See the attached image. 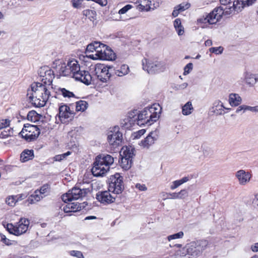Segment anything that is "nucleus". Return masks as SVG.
<instances>
[{
    "label": "nucleus",
    "mask_w": 258,
    "mask_h": 258,
    "mask_svg": "<svg viewBox=\"0 0 258 258\" xmlns=\"http://www.w3.org/2000/svg\"><path fill=\"white\" fill-rule=\"evenodd\" d=\"M135 151L134 148L132 147H126L123 151L122 155H120L123 158L130 159V160L132 161L133 158L135 156Z\"/></svg>",
    "instance_id": "27"
},
{
    "label": "nucleus",
    "mask_w": 258,
    "mask_h": 258,
    "mask_svg": "<svg viewBox=\"0 0 258 258\" xmlns=\"http://www.w3.org/2000/svg\"><path fill=\"white\" fill-rule=\"evenodd\" d=\"M159 137V131L157 130L150 132L147 137L141 141L140 145L144 148H148L153 145Z\"/></svg>",
    "instance_id": "17"
},
{
    "label": "nucleus",
    "mask_w": 258,
    "mask_h": 258,
    "mask_svg": "<svg viewBox=\"0 0 258 258\" xmlns=\"http://www.w3.org/2000/svg\"><path fill=\"white\" fill-rule=\"evenodd\" d=\"M15 196L17 200V202L21 201L26 198V196L24 194H20Z\"/></svg>",
    "instance_id": "58"
},
{
    "label": "nucleus",
    "mask_w": 258,
    "mask_h": 258,
    "mask_svg": "<svg viewBox=\"0 0 258 258\" xmlns=\"http://www.w3.org/2000/svg\"><path fill=\"white\" fill-rule=\"evenodd\" d=\"M235 112L236 113H241L242 114L244 113V105H240L236 109Z\"/></svg>",
    "instance_id": "57"
},
{
    "label": "nucleus",
    "mask_w": 258,
    "mask_h": 258,
    "mask_svg": "<svg viewBox=\"0 0 258 258\" xmlns=\"http://www.w3.org/2000/svg\"><path fill=\"white\" fill-rule=\"evenodd\" d=\"M108 190L98 191L96 195V199L101 203L106 205L111 204L115 202L117 195H114Z\"/></svg>",
    "instance_id": "12"
},
{
    "label": "nucleus",
    "mask_w": 258,
    "mask_h": 258,
    "mask_svg": "<svg viewBox=\"0 0 258 258\" xmlns=\"http://www.w3.org/2000/svg\"><path fill=\"white\" fill-rule=\"evenodd\" d=\"M122 140V134L119 131L118 126L111 128L107 134V141L113 148H116L120 144Z\"/></svg>",
    "instance_id": "11"
},
{
    "label": "nucleus",
    "mask_w": 258,
    "mask_h": 258,
    "mask_svg": "<svg viewBox=\"0 0 258 258\" xmlns=\"http://www.w3.org/2000/svg\"><path fill=\"white\" fill-rule=\"evenodd\" d=\"M150 1H151L150 4H149V6H151V11L154 10L159 7L162 3L161 0H150Z\"/></svg>",
    "instance_id": "41"
},
{
    "label": "nucleus",
    "mask_w": 258,
    "mask_h": 258,
    "mask_svg": "<svg viewBox=\"0 0 258 258\" xmlns=\"http://www.w3.org/2000/svg\"><path fill=\"white\" fill-rule=\"evenodd\" d=\"M53 158H54V160L55 161H61V160H63L66 158H65L63 154H60V155H55Z\"/></svg>",
    "instance_id": "56"
},
{
    "label": "nucleus",
    "mask_w": 258,
    "mask_h": 258,
    "mask_svg": "<svg viewBox=\"0 0 258 258\" xmlns=\"http://www.w3.org/2000/svg\"><path fill=\"white\" fill-rule=\"evenodd\" d=\"M49 189V185L47 184H44L42 185L38 192L40 195H44V196H45V194H46Z\"/></svg>",
    "instance_id": "48"
},
{
    "label": "nucleus",
    "mask_w": 258,
    "mask_h": 258,
    "mask_svg": "<svg viewBox=\"0 0 258 258\" xmlns=\"http://www.w3.org/2000/svg\"><path fill=\"white\" fill-rule=\"evenodd\" d=\"M166 195L167 197L164 198V200L166 199H178L177 192L166 194Z\"/></svg>",
    "instance_id": "51"
},
{
    "label": "nucleus",
    "mask_w": 258,
    "mask_h": 258,
    "mask_svg": "<svg viewBox=\"0 0 258 258\" xmlns=\"http://www.w3.org/2000/svg\"><path fill=\"white\" fill-rule=\"evenodd\" d=\"M34 157V151L32 149H25L20 155V160L22 162H26L32 160Z\"/></svg>",
    "instance_id": "24"
},
{
    "label": "nucleus",
    "mask_w": 258,
    "mask_h": 258,
    "mask_svg": "<svg viewBox=\"0 0 258 258\" xmlns=\"http://www.w3.org/2000/svg\"><path fill=\"white\" fill-rule=\"evenodd\" d=\"M184 235V233L182 231H180L178 233L170 235L168 236L167 239L168 241H171L173 239L182 238Z\"/></svg>",
    "instance_id": "39"
},
{
    "label": "nucleus",
    "mask_w": 258,
    "mask_h": 258,
    "mask_svg": "<svg viewBox=\"0 0 258 258\" xmlns=\"http://www.w3.org/2000/svg\"><path fill=\"white\" fill-rule=\"evenodd\" d=\"M21 131H24L26 132H31V133H34V132L40 131V130L37 125L27 123L24 125L23 128Z\"/></svg>",
    "instance_id": "33"
},
{
    "label": "nucleus",
    "mask_w": 258,
    "mask_h": 258,
    "mask_svg": "<svg viewBox=\"0 0 258 258\" xmlns=\"http://www.w3.org/2000/svg\"><path fill=\"white\" fill-rule=\"evenodd\" d=\"M130 71L128 65L122 64L119 69H115L113 67V75H116L118 77H122L127 75Z\"/></svg>",
    "instance_id": "25"
},
{
    "label": "nucleus",
    "mask_w": 258,
    "mask_h": 258,
    "mask_svg": "<svg viewBox=\"0 0 258 258\" xmlns=\"http://www.w3.org/2000/svg\"><path fill=\"white\" fill-rule=\"evenodd\" d=\"M123 177L119 173L111 175L109 179L108 189L114 195H118L123 191Z\"/></svg>",
    "instance_id": "9"
},
{
    "label": "nucleus",
    "mask_w": 258,
    "mask_h": 258,
    "mask_svg": "<svg viewBox=\"0 0 258 258\" xmlns=\"http://www.w3.org/2000/svg\"><path fill=\"white\" fill-rule=\"evenodd\" d=\"M136 187L139 189L140 191H145L147 189L146 186L145 184H141L140 183H137L136 185Z\"/></svg>",
    "instance_id": "55"
},
{
    "label": "nucleus",
    "mask_w": 258,
    "mask_h": 258,
    "mask_svg": "<svg viewBox=\"0 0 258 258\" xmlns=\"http://www.w3.org/2000/svg\"><path fill=\"white\" fill-rule=\"evenodd\" d=\"M133 7L132 5L127 4L119 10L118 14L120 15L124 14Z\"/></svg>",
    "instance_id": "44"
},
{
    "label": "nucleus",
    "mask_w": 258,
    "mask_h": 258,
    "mask_svg": "<svg viewBox=\"0 0 258 258\" xmlns=\"http://www.w3.org/2000/svg\"><path fill=\"white\" fill-rule=\"evenodd\" d=\"M40 134V131L35 132L31 133V132L21 131L20 135L22 138L27 142H32L37 139Z\"/></svg>",
    "instance_id": "22"
},
{
    "label": "nucleus",
    "mask_w": 258,
    "mask_h": 258,
    "mask_svg": "<svg viewBox=\"0 0 258 258\" xmlns=\"http://www.w3.org/2000/svg\"><path fill=\"white\" fill-rule=\"evenodd\" d=\"M76 81H80L86 85L91 84L92 78L88 71L81 70L78 71L73 77Z\"/></svg>",
    "instance_id": "15"
},
{
    "label": "nucleus",
    "mask_w": 258,
    "mask_h": 258,
    "mask_svg": "<svg viewBox=\"0 0 258 258\" xmlns=\"http://www.w3.org/2000/svg\"><path fill=\"white\" fill-rule=\"evenodd\" d=\"M74 206H72V210L73 212H76L77 211H80L83 209L85 208L84 204H85V202L83 203H79L78 202L76 203H73Z\"/></svg>",
    "instance_id": "37"
},
{
    "label": "nucleus",
    "mask_w": 258,
    "mask_h": 258,
    "mask_svg": "<svg viewBox=\"0 0 258 258\" xmlns=\"http://www.w3.org/2000/svg\"><path fill=\"white\" fill-rule=\"evenodd\" d=\"M150 3V0H137L136 4L138 5L137 9L140 12H149L151 11Z\"/></svg>",
    "instance_id": "23"
},
{
    "label": "nucleus",
    "mask_w": 258,
    "mask_h": 258,
    "mask_svg": "<svg viewBox=\"0 0 258 258\" xmlns=\"http://www.w3.org/2000/svg\"><path fill=\"white\" fill-rule=\"evenodd\" d=\"M256 0H220L223 6L215 8L211 13L199 19L201 23H208L210 24H216L219 21L223 14L230 15L233 12L238 13L245 7L253 5Z\"/></svg>",
    "instance_id": "2"
},
{
    "label": "nucleus",
    "mask_w": 258,
    "mask_h": 258,
    "mask_svg": "<svg viewBox=\"0 0 258 258\" xmlns=\"http://www.w3.org/2000/svg\"><path fill=\"white\" fill-rule=\"evenodd\" d=\"M96 158L99 160L100 163L106 167H109L114 162V158L109 154H102L98 155Z\"/></svg>",
    "instance_id": "21"
},
{
    "label": "nucleus",
    "mask_w": 258,
    "mask_h": 258,
    "mask_svg": "<svg viewBox=\"0 0 258 258\" xmlns=\"http://www.w3.org/2000/svg\"><path fill=\"white\" fill-rule=\"evenodd\" d=\"M58 91L59 93L65 98H71L75 97V94L73 92H71L65 88H59L58 89Z\"/></svg>",
    "instance_id": "36"
},
{
    "label": "nucleus",
    "mask_w": 258,
    "mask_h": 258,
    "mask_svg": "<svg viewBox=\"0 0 258 258\" xmlns=\"http://www.w3.org/2000/svg\"><path fill=\"white\" fill-rule=\"evenodd\" d=\"M88 189H81L77 186L74 187L69 190L68 192L62 196V200L64 203L78 200L84 197L87 194Z\"/></svg>",
    "instance_id": "10"
},
{
    "label": "nucleus",
    "mask_w": 258,
    "mask_h": 258,
    "mask_svg": "<svg viewBox=\"0 0 258 258\" xmlns=\"http://www.w3.org/2000/svg\"><path fill=\"white\" fill-rule=\"evenodd\" d=\"M180 13L179 11L177 8H176V7L174 8V9L173 10L172 15L173 17H176L179 13Z\"/></svg>",
    "instance_id": "61"
},
{
    "label": "nucleus",
    "mask_w": 258,
    "mask_h": 258,
    "mask_svg": "<svg viewBox=\"0 0 258 258\" xmlns=\"http://www.w3.org/2000/svg\"><path fill=\"white\" fill-rule=\"evenodd\" d=\"M109 167L105 166L96 157L91 169L92 174L96 177L103 176L109 170Z\"/></svg>",
    "instance_id": "13"
},
{
    "label": "nucleus",
    "mask_w": 258,
    "mask_h": 258,
    "mask_svg": "<svg viewBox=\"0 0 258 258\" xmlns=\"http://www.w3.org/2000/svg\"><path fill=\"white\" fill-rule=\"evenodd\" d=\"M182 184L189 180V178L188 177H184L181 179H180Z\"/></svg>",
    "instance_id": "64"
},
{
    "label": "nucleus",
    "mask_w": 258,
    "mask_h": 258,
    "mask_svg": "<svg viewBox=\"0 0 258 258\" xmlns=\"http://www.w3.org/2000/svg\"><path fill=\"white\" fill-rule=\"evenodd\" d=\"M27 119L32 122H36L38 119V114L34 110L29 111L27 114Z\"/></svg>",
    "instance_id": "35"
},
{
    "label": "nucleus",
    "mask_w": 258,
    "mask_h": 258,
    "mask_svg": "<svg viewBox=\"0 0 258 258\" xmlns=\"http://www.w3.org/2000/svg\"><path fill=\"white\" fill-rule=\"evenodd\" d=\"M161 110V108L159 105L154 104L145 107L141 111L134 110L129 112L127 119L131 124L150 125L158 119Z\"/></svg>",
    "instance_id": "3"
},
{
    "label": "nucleus",
    "mask_w": 258,
    "mask_h": 258,
    "mask_svg": "<svg viewBox=\"0 0 258 258\" xmlns=\"http://www.w3.org/2000/svg\"><path fill=\"white\" fill-rule=\"evenodd\" d=\"M6 203L10 206L13 207L17 203L15 196H9L6 199Z\"/></svg>",
    "instance_id": "40"
},
{
    "label": "nucleus",
    "mask_w": 258,
    "mask_h": 258,
    "mask_svg": "<svg viewBox=\"0 0 258 258\" xmlns=\"http://www.w3.org/2000/svg\"><path fill=\"white\" fill-rule=\"evenodd\" d=\"M13 133V130L10 128L8 129L7 130H4L0 133V138L6 139L10 136H11Z\"/></svg>",
    "instance_id": "38"
},
{
    "label": "nucleus",
    "mask_w": 258,
    "mask_h": 258,
    "mask_svg": "<svg viewBox=\"0 0 258 258\" xmlns=\"http://www.w3.org/2000/svg\"><path fill=\"white\" fill-rule=\"evenodd\" d=\"M142 66L143 70L150 74L159 73L165 69V65L163 62L147 58L142 60Z\"/></svg>",
    "instance_id": "8"
},
{
    "label": "nucleus",
    "mask_w": 258,
    "mask_h": 258,
    "mask_svg": "<svg viewBox=\"0 0 258 258\" xmlns=\"http://www.w3.org/2000/svg\"><path fill=\"white\" fill-rule=\"evenodd\" d=\"M29 225V220L25 218H21L16 225L8 223L5 227L9 233L16 236H20L27 232Z\"/></svg>",
    "instance_id": "6"
},
{
    "label": "nucleus",
    "mask_w": 258,
    "mask_h": 258,
    "mask_svg": "<svg viewBox=\"0 0 258 258\" xmlns=\"http://www.w3.org/2000/svg\"><path fill=\"white\" fill-rule=\"evenodd\" d=\"M193 69V64L191 62L187 63L184 68L183 75L186 76Z\"/></svg>",
    "instance_id": "42"
},
{
    "label": "nucleus",
    "mask_w": 258,
    "mask_h": 258,
    "mask_svg": "<svg viewBox=\"0 0 258 258\" xmlns=\"http://www.w3.org/2000/svg\"><path fill=\"white\" fill-rule=\"evenodd\" d=\"M107 46L104 44L100 43L98 41H94L89 44L87 46L86 51L87 52H93L95 51L96 52H102L103 51L102 48L104 49L103 51L105 54H107V51H109V50L107 49Z\"/></svg>",
    "instance_id": "18"
},
{
    "label": "nucleus",
    "mask_w": 258,
    "mask_h": 258,
    "mask_svg": "<svg viewBox=\"0 0 258 258\" xmlns=\"http://www.w3.org/2000/svg\"><path fill=\"white\" fill-rule=\"evenodd\" d=\"M209 242L206 240L192 241L182 248L181 258H196L199 256L208 247Z\"/></svg>",
    "instance_id": "4"
},
{
    "label": "nucleus",
    "mask_w": 258,
    "mask_h": 258,
    "mask_svg": "<svg viewBox=\"0 0 258 258\" xmlns=\"http://www.w3.org/2000/svg\"><path fill=\"white\" fill-rule=\"evenodd\" d=\"M235 176L240 185H245L249 181L251 175L249 172L241 169L235 173Z\"/></svg>",
    "instance_id": "19"
},
{
    "label": "nucleus",
    "mask_w": 258,
    "mask_h": 258,
    "mask_svg": "<svg viewBox=\"0 0 258 258\" xmlns=\"http://www.w3.org/2000/svg\"><path fill=\"white\" fill-rule=\"evenodd\" d=\"M231 108L225 107L223 103L219 100L215 101L210 109V111L216 115H222L227 113L225 110H230Z\"/></svg>",
    "instance_id": "16"
},
{
    "label": "nucleus",
    "mask_w": 258,
    "mask_h": 258,
    "mask_svg": "<svg viewBox=\"0 0 258 258\" xmlns=\"http://www.w3.org/2000/svg\"><path fill=\"white\" fill-rule=\"evenodd\" d=\"M228 101L231 106H238L241 103L242 98L238 94L231 93L229 94Z\"/></svg>",
    "instance_id": "26"
},
{
    "label": "nucleus",
    "mask_w": 258,
    "mask_h": 258,
    "mask_svg": "<svg viewBox=\"0 0 258 258\" xmlns=\"http://www.w3.org/2000/svg\"><path fill=\"white\" fill-rule=\"evenodd\" d=\"M1 241L7 245H11L12 244V241L9 239L7 238L6 236L1 234Z\"/></svg>",
    "instance_id": "49"
},
{
    "label": "nucleus",
    "mask_w": 258,
    "mask_h": 258,
    "mask_svg": "<svg viewBox=\"0 0 258 258\" xmlns=\"http://www.w3.org/2000/svg\"><path fill=\"white\" fill-rule=\"evenodd\" d=\"M70 254L78 258H84V256L80 251L72 250L70 251Z\"/></svg>",
    "instance_id": "52"
},
{
    "label": "nucleus",
    "mask_w": 258,
    "mask_h": 258,
    "mask_svg": "<svg viewBox=\"0 0 258 258\" xmlns=\"http://www.w3.org/2000/svg\"><path fill=\"white\" fill-rule=\"evenodd\" d=\"M188 86V84L187 83H183L180 85H178V89L180 90L184 89L186 88Z\"/></svg>",
    "instance_id": "62"
},
{
    "label": "nucleus",
    "mask_w": 258,
    "mask_h": 258,
    "mask_svg": "<svg viewBox=\"0 0 258 258\" xmlns=\"http://www.w3.org/2000/svg\"><path fill=\"white\" fill-rule=\"evenodd\" d=\"M173 25L179 36L182 35L184 34V28L179 18H177L174 21Z\"/></svg>",
    "instance_id": "28"
},
{
    "label": "nucleus",
    "mask_w": 258,
    "mask_h": 258,
    "mask_svg": "<svg viewBox=\"0 0 258 258\" xmlns=\"http://www.w3.org/2000/svg\"><path fill=\"white\" fill-rule=\"evenodd\" d=\"M83 131V128L81 126L74 127L71 131L69 132L68 135L72 137H76L78 135H80Z\"/></svg>",
    "instance_id": "34"
},
{
    "label": "nucleus",
    "mask_w": 258,
    "mask_h": 258,
    "mask_svg": "<svg viewBox=\"0 0 258 258\" xmlns=\"http://www.w3.org/2000/svg\"><path fill=\"white\" fill-rule=\"evenodd\" d=\"M145 133V130H141L139 131L136 133V136H135V138H140V137H141L143 135H144Z\"/></svg>",
    "instance_id": "59"
},
{
    "label": "nucleus",
    "mask_w": 258,
    "mask_h": 258,
    "mask_svg": "<svg viewBox=\"0 0 258 258\" xmlns=\"http://www.w3.org/2000/svg\"><path fill=\"white\" fill-rule=\"evenodd\" d=\"M247 111H249L251 112H258V106H250L244 105V113Z\"/></svg>",
    "instance_id": "46"
},
{
    "label": "nucleus",
    "mask_w": 258,
    "mask_h": 258,
    "mask_svg": "<svg viewBox=\"0 0 258 258\" xmlns=\"http://www.w3.org/2000/svg\"><path fill=\"white\" fill-rule=\"evenodd\" d=\"M251 249L253 252L258 251V242L254 243L251 246Z\"/></svg>",
    "instance_id": "60"
},
{
    "label": "nucleus",
    "mask_w": 258,
    "mask_h": 258,
    "mask_svg": "<svg viewBox=\"0 0 258 258\" xmlns=\"http://www.w3.org/2000/svg\"><path fill=\"white\" fill-rule=\"evenodd\" d=\"M243 77L245 83L250 87H253L258 82V74L245 72L243 74Z\"/></svg>",
    "instance_id": "20"
},
{
    "label": "nucleus",
    "mask_w": 258,
    "mask_h": 258,
    "mask_svg": "<svg viewBox=\"0 0 258 258\" xmlns=\"http://www.w3.org/2000/svg\"><path fill=\"white\" fill-rule=\"evenodd\" d=\"M38 74L41 82H34L31 85V90H28L27 96L31 103L37 107H43L50 97V89L54 78L53 71L48 67L40 68Z\"/></svg>",
    "instance_id": "1"
},
{
    "label": "nucleus",
    "mask_w": 258,
    "mask_h": 258,
    "mask_svg": "<svg viewBox=\"0 0 258 258\" xmlns=\"http://www.w3.org/2000/svg\"><path fill=\"white\" fill-rule=\"evenodd\" d=\"M80 66L78 61L75 59H70L67 63H60L56 67L60 76H71L73 77L74 74L80 71Z\"/></svg>",
    "instance_id": "5"
},
{
    "label": "nucleus",
    "mask_w": 258,
    "mask_h": 258,
    "mask_svg": "<svg viewBox=\"0 0 258 258\" xmlns=\"http://www.w3.org/2000/svg\"><path fill=\"white\" fill-rule=\"evenodd\" d=\"M252 203L253 207L258 210V193L255 195Z\"/></svg>",
    "instance_id": "54"
},
{
    "label": "nucleus",
    "mask_w": 258,
    "mask_h": 258,
    "mask_svg": "<svg viewBox=\"0 0 258 258\" xmlns=\"http://www.w3.org/2000/svg\"><path fill=\"white\" fill-rule=\"evenodd\" d=\"M88 104L86 101L80 100L76 102V110L77 111H84L88 107Z\"/></svg>",
    "instance_id": "32"
},
{
    "label": "nucleus",
    "mask_w": 258,
    "mask_h": 258,
    "mask_svg": "<svg viewBox=\"0 0 258 258\" xmlns=\"http://www.w3.org/2000/svg\"><path fill=\"white\" fill-rule=\"evenodd\" d=\"M72 206H74L73 203H69L67 205L63 206V210L64 212L66 213L73 212L72 210H71Z\"/></svg>",
    "instance_id": "50"
},
{
    "label": "nucleus",
    "mask_w": 258,
    "mask_h": 258,
    "mask_svg": "<svg viewBox=\"0 0 258 258\" xmlns=\"http://www.w3.org/2000/svg\"><path fill=\"white\" fill-rule=\"evenodd\" d=\"M38 191L36 190L35 191V194L31 195L26 200L25 203H28V204H32L35 203V202H38L41 200L43 198V196H40L37 194Z\"/></svg>",
    "instance_id": "29"
},
{
    "label": "nucleus",
    "mask_w": 258,
    "mask_h": 258,
    "mask_svg": "<svg viewBox=\"0 0 258 258\" xmlns=\"http://www.w3.org/2000/svg\"><path fill=\"white\" fill-rule=\"evenodd\" d=\"M205 44L206 46H210L212 45V41L210 39H208L205 42Z\"/></svg>",
    "instance_id": "63"
},
{
    "label": "nucleus",
    "mask_w": 258,
    "mask_h": 258,
    "mask_svg": "<svg viewBox=\"0 0 258 258\" xmlns=\"http://www.w3.org/2000/svg\"><path fill=\"white\" fill-rule=\"evenodd\" d=\"M133 161L130 159H127L123 157H121L120 161H119L120 166L121 167L125 170H128L132 166Z\"/></svg>",
    "instance_id": "30"
},
{
    "label": "nucleus",
    "mask_w": 258,
    "mask_h": 258,
    "mask_svg": "<svg viewBox=\"0 0 258 258\" xmlns=\"http://www.w3.org/2000/svg\"><path fill=\"white\" fill-rule=\"evenodd\" d=\"M209 51L211 53L216 54H221L223 51V48L222 46L217 47H211L209 49Z\"/></svg>",
    "instance_id": "43"
},
{
    "label": "nucleus",
    "mask_w": 258,
    "mask_h": 258,
    "mask_svg": "<svg viewBox=\"0 0 258 258\" xmlns=\"http://www.w3.org/2000/svg\"><path fill=\"white\" fill-rule=\"evenodd\" d=\"M74 112L67 105H61L59 107L58 117L62 123H66L73 117Z\"/></svg>",
    "instance_id": "14"
},
{
    "label": "nucleus",
    "mask_w": 258,
    "mask_h": 258,
    "mask_svg": "<svg viewBox=\"0 0 258 258\" xmlns=\"http://www.w3.org/2000/svg\"><path fill=\"white\" fill-rule=\"evenodd\" d=\"M94 72L98 80L103 83H106L113 75V67L97 63L94 66Z\"/></svg>",
    "instance_id": "7"
},
{
    "label": "nucleus",
    "mask_w": 258,
    "mask_h": 258,
    "mask_svg": "<svg viewBox=\"0 0 258 258\" xmlns=\"http://www.w3.org/2000/svg\"><path fill=\"white\" fill-rule=\"evenodd\" d=\"M10 123V120L8 119L0 120V131L9 126Z\"/></svg>",
    "instance_id": "45"
},
{
    "label": "nucleus",
    "mask_w": 258,
    "mask_h": 258,
    "mask_svg": "<svg viewBox=\"0 0 258 258\" xmlns=\"http://www.w3.org/2000/svg\"><path fill=\"white\" fill-rule=\"evenodd\" d=\"M194 108L192 106L191 102L188 101L182 107V113L184 115H188L191 113Z\"/></svg>",
    "instance_id": "31"
},
{
    "label": "nucleus",
    "mask_w": 258,
    "mask_h": 258,
    "mask_svg": "<svg viewBox=\"0 0 258 258\" xmlns=\"http://www.w3.org/2000/svg\"><path fill=\"white\" fill-rule=\"evenodd\" d=\"M177 193L178 199H184L188 196V192L185 189H182Z\"/></svg>",
    "instance_id": "47"
},
{
    "label": "nucleus",
    "mask_w": 258,
    "mask_h": 258,
    "mask_svg": "<svg viewBox=\"0 0 258 258\" xmlns=\"http://www.w3.org/2000/svg\"><path fill=\"white\" fill-rule=\"evenodd\" d=\"M189 6L190 5L189 4H186L185 5L180 4L176 6V8H177L179 12H181L188 9Z\"/></svg>",
    "instance_id": "53"
}]
</instances>
